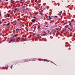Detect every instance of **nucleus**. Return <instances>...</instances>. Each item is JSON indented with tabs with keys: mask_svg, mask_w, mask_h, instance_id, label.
<instances>
[{
	"mask_svg": "<svg viewBox=\"0 0 75 75\" xmlns=\"http://www.w3.org/2000/svg\"><path fill=\"white\" fill-rule=\"evenodd\" d=\"M46 27H48V26H46Z\"/></svg>",
	"mask_w": 75,
	"mask_h": 75,
	"instance_id": "nucleus-42",
	"label": "nucleus"
},
{
	"mask_svg": "<svg viewBox=\"0 0 75 75\" xmlns=\"http://www.w3.org/2000/svg\"><path fill=\"white\" fill-rule=\"evenodd\" d=\"M2 23V22L1 21H0V24H1Z\"/></svg>",
	"mask_w": 75,
	"mask_h": 75,
	"instance_id": "nucleus-18",
	"label": "nucleus"
},
{
	"mask_svg": "<svg viewBox=\"0 0 75 75\" xmlns=\"http://www.w3.org/2000/svg\"><path fill=\"white\" fill-rule=\"evenodd\" d=\"M64 15L65 16L66 15V14H65V13H64Z\"/></svg>",
	"mask_w": 75,
	"mask_h": 75,
	"instance_id": "nucleus-27",
	"label": "nucleus"
},
{
	"mask_svg": "<svg viewBox=\"0 0 75 75\" xmlns=\"http://www.w3.org/2000/svg\"><path fill=\"white\" fill-rule=\"evenodd\" d=\"M17 37V35H15L13 36V38H14V37Z\"/></svg>",
	"mask_w": 75,
	"mask_h": 75,
	"instance_id": "nucleus-9",
	"label": "nucleus"
},
{
	"mask_svg": "<svg viewBox=\"0 0 75 75\" xmlns=\"http://www.w3.org/2000/svg\"><path fill=\"white\" fill-rule=\"evenodd\" d=\"M56 30H58V28H56Z\"/></svg>",
	"mask_w": 75,
	"mask_h": 75,
	"instance_id": "nucleus-34",
	"label": "nucleus"
},
{
	"mask_svg": "<svg viewBox=\"0 0 75 75\" xmlns=\"http://www.w3.org/2000/svg\"><path fill=\"white\" fill-rule=\"evenodd\" d=\"M39 12H40V11H39Z\"/></svg>",
	"mask_w": 75,
	"mask_h": 75,
	"instance_id": "nucleus-46",
	"label": "nucleus"
},
{
	"mask_svg": "<svg viewBox=\"0 0 75 75\" xmlns=\"http://www.w3.org/2000/svg\"><path fill=\"white\" fill-rule=\"evenodd\" d=\"M33 18H36V17H33Z\"/></svg>",
	"mask_w": 75,
	"mask_h": 75,
	"instance_id": "nucleus-24",
	"label": "nucleus"
},
{
	"mask_svg": "<svg viewBox=\"0 0 75 75\" xmlns=\"http://www.w3.org/2000/svg\"><path fill=\"white\" fill-rule=\"evenodd\" d=\"M19 39H21V40H24V38H19Z\"/></svg>",
	"mask_w": 75,
	"mask_h": 75,
	"instance_id": "nucleus-5",
	"label": "nucleus"
},
{
	"mask_svg": "<svg viewBox=\"0 0 75 75\" xmlns=\"http://www.w3.org/2000/svg\"><path fill=\"white\" fill-rule=\"evenodd\" d=\"M68 24V22H66L64 23L63 25H65V24Z\"/></svg>",
	"mask_w": 75,
	"mask_h": 75,
	"instance_id": "nucleus-6",
	"label": "nucleus"
},
{
	"mask_svg": "<svg viewBox=\"0 0 75 75\" xmlns=\"http://www.w3.org/2000/svg\"><path fill=\"white\" fill-rule=\"evenodd\" d=\"M40 14V15H42V13H39Z\"/></svg>",
	"mask_w": 75,
	"mask_h": 75,
	"instance_id": "nucleus-17",
	"label": "nucleus"
},
{
	"mask_svg": "<svg viewBox=\"0 0 75 75\" xmlns=\"http://www.w3.org/2000/svg\"><path fill=\"white\" fill-rule=\"evenodd\" d=\"M47 33H45V34H43V35L44 36V35H47Z\"/></svg>",
	"mask_w": 75,
	"mask_h": 75,
	"instance_id": "nucleus-12",
	"label": "nucleus"
},
{
	"mask_svg": "<svg viewBox=\"0 0 75 75\" xmlns=\"http://www.w3.org/2000/svg\"><path fill=\"white\" fill-rule=\"evenodd\" d=\"M38 29H40V26H38Z\"/></svg>",
	"mask_w": 75,
	"mask_h": 75,
	"instance_id": "nucleus-10",
	"label": "nucleus"
},
{
	"mask_svg": "<svg viewBox=\"0 0 75 75\" xmlns=\"http://www.w3.org/2000/svg\"><path fill=\"white\" fill-rule=\"evenodd\" d=\"M37 1V0H35V2H36Z\"/></svg>",
	"mask_w": 75,
	"mask_h": 75,
	"instance_id": "nucleus-29",
	"label": "nucleus"
},
{
	"mask_svg": "<svg viewBox=\"0 0 75 75\" xmlns=\"http://www.w3.org/2000/svg\"><path fill=\"white\" fill-rule=\"evenodd\" d=\"M27 6H28V5H27L26 6L27 7Z\"/></svg>",
	"mask_w": 75,
	"mask_h": 75,
	"instance_id": "nucleus-40",
	"label": "nucleus"
},
{
	"mask_svg": "<svg viewBox=\"0 0 75 75\" xmlns=\"http://www.w3.org/2000/svg\"><path fill=\"white\" fill-rule=\"evenodd\" d=\"M15 10V11H17V9L15 8V9H14Z\"/></svg>",
	"mask_w": 75,
	"mask_h": 75,
	"instance_id": "nucleus-20",
	"label": "nucleus"
},
{
	"mask_svg": "<svg viewBox=\"0 0 75 75\" xmlns=\"http://www.w3.org/2000/svg\"><path fill=\"white\" fill-rule=\"evenodd\" d=\"M16 11H14V13H16Z\"/></svg>",
	"mask_w": 75,
	"mask_h": 75,
	"instance_id": "nucleus-30",
	"label": "nucleus"
},
{
	"mask_svg": "<svg viewBox=\"0 0 75 75\" xmlns=\"http://www.w3.org/2000/svg\"><path fill=\"white\" fill-rule=\"evenodd\" d=\"M23 11V12L24 11Z\"/></svg>",
	"mask_w": 75,
	"mask_h": 75,
	"instance_id": "nucleus-44",
	"label": "nucleus"
},
{
	"mask_svg": "<svg viewBox=\"0 0 75 75\" xmlns=\"http://www.w3.org/2000/svg\"><path fill=\"white\" fill-rule=\"evenodd\" d=\"M11 11H8V13H9V12H10Z\"/></svg>",
	"mask_w": 75,
	"mask_h": 75,
	"instance_id": "nucleus-31",
	"label": "nucleus"
},
{
	"mask_svg": "<svg viewBox=\"0 0 75 75\" xmlns=\"http://www.w3.org/2000/svg\"><path fill=\"white\" fill-rule=\"evenodd\" d=\"M49 18L50 19V20H51V19H52V17H51L49 16Z\"/></svg>",
	"mask_w": 75,
	"mask_h": 75,
	"instance_id": "nucleus-4",
	"label": "nucleus"
},
{
	"mask_svg": "<svg viewBox=\"0 0 75 75\" xmlns=\"http://www.w3.org/2000/svg\"><path fill=\"white\" fill-rule=\"evenodd\" d=\"M6 1H8V0H6Z\"/></svg>",
	"mask_w": 75,
	"mask_h": 75,
	"instance_id": "nucleus-39",
	"label": "nucleus"
},
{
	"mask_svg": "<svg viewBox=\"0 0 75 75\" xmlns=\"http://www.w3.org/2000/svg\"><path fill=\"white\" fill-rule=\"evenodd\" d=\"M55 17L56 18H57L58 17V16H55Z\"/></svg>",
	"mask_w": 75,
	"mask_h": 75,
	"instance_id": "nucleus-21",
	"label": "nucleus"
},
{
	"mask_svg": "<svg viewBox=\"0 0 75 75\" xmlns=\"http://www.w3.org/2000/svg\"><path fill=\"white\" fill-rule=\"evenodd\" d=\"M15 2V1H12L11 2V3H12L13 4V3H14Z\"/></svg>",
	"mask_w": 75,
	"mask_h": 75,
	"instance_id": "nucleus-8",
	"label": "nucleus"
},
{
	"mask_svg": "<svg viewBox=\"0 0 75 75\" xmlns=\"http://www.w3.org/2000/svg\"><path fill=\"white\" fill-rule=\"evenodd\" d=\"M34 25H33L32 26V27H33V26H34Z\"/></svg>",
	"mask_w": 75,
	"mask_h": 75,
	"instance_id": "nucleus-35",
	"label": "nucleus"
},
{
	"mask_svg": "<svg viewBox=\"0 0 75 75\" xmlns=\"http://www.w3.org/2000/svg\"><path fill=\"white\" fill-rule=\"evenodd\" d=\"M7 16L8 17H9V15H7Z\"/></svg>",
	"mask_w": 75,
	"mask_h": 75,
	"instance_id": "nucleus-28",
	"label": "nucleus"
},
{
	"mask_svg": "<svg viewBox=\"0 0 75 75\" xmlns=\"http://www.w3.org/2000/svg\"><path fill=\"white\" fill-rule=\"evenodd\" d=\"M31 21L32 22H33V23H34L35 22V20H34V19L32 20Z\"/></svg>",
	"mask_w": 75,
	"mask_h": 75,
	"instance_id": "nucleus-7",
	"label": "nucleus"
},
{
	"mask_svg": "<svg viewBox=\"0 0 75 75\" xmlns=\"http://www.w3.org/2000/svg\"><path fill=\"white\" fill-rule=\"evenodd\" d=\"M54 33H56V31L54 30Z\"/></svg>",
	"mask_w": 75,
	"mask_h": 75,
	"instance_id": "nucleus-25",
	"label": "nucleus"
},
{
	"mask_svg": "<svg viewBox=\"0 0 75 75\" xmlns=\"http://www.w3.org/2000/svg\"><path fill=\"white\" fill-rule=\"evenodd\" d=\"M23 7H24V8H25V7H26V6H23Z\"/></svg>",
	"mask_w": 75,
	"mask_h": 75,
	"instance_id": "nucleus-15",
	"label": "nucleus"
},
{
	"mask_svg": "<svg viewBox=\"0 0 75 75\" xmlns=\"http://www.w3.org/2000/svg\"><path fill=\"white\" fill-rule=\"evenodd\" d=\"M68 30H69H69H70V28H68Z\"/></svg>",
	"mask_w": 75,
	"mask_h": 75,
	"instance_id": "nucleus-22",
	"label": "nucleus"
},
{
	"mask_svg": "<svg viewBox=\"0 0 75 75\" xmlns=\"http://www.w3.org/2000/svg\"><path fill=\"white\" fill-rule=\"evenodd\" d=\"M19 38H16V40H17L18 41H19L18 40H19Z\"/></svg>",
	"mask_w": 75,
	"mask_h": 75,
	"instance_id": "nucleus-3",
	"label": "nucleus"
},
{
	"mask_svg": "<svg viewBox=\"0 0 75 75\" xmlns=\"http://www.w3.org/2000/svg\"><path fill=\"white\" fill-rule=\"evenodd\" d=\"M41 8H42V6H41Z\"/></svg>",
	"mask_w": 75,
	"mask_h": 75,
	"instance_id": "nucleus-26",
	"label": "nucleus"
},
{
	"mask_svg": "<svg viewBox=\"0 0 75 75\" xmlns=\"http://www.w3.org/2000/svg\"><path fill=\"white\" fill-rule=\"evenodd\" d=\"M18 20H19V19H17V21H18Z\"/></svg>",
	"mask_w": 75,
	"mask_h": 75,
	"instance_id": "nucleus-37",
	"label": "nucleus"
},
{
	"mask_svg": "<svg viewBox=\"0 0 75 75\" xmlns=\"http://www.w3.org/2000/svg\"><path fill=\"white\" fill-rule=\"evenodd\" d=\"M10 41H11L12 42H16V40L14 38H12L10 39Z\"/></svg>",
	"mask_w": 75,
	"mask_h": 75,
	"instance_id": "nucleus-1",
	"label": "nucleus"
},
{
	"mask_svg": "<svg viewBox=\"0 0 75 75\" xmlns=\"http://www.w3.org/2000/svg\"><path fill=\"white\" fill-rule=\"evenodd\" d=\"M9 24V23H8L6 25V26H8V25Z\"/></svg>",
	"mask_w": 75,
	"mask_h": 75,
	"instance_id": "nucleus-14",
	"label": "nucleus"
},
{
	"mask_svg": "<svg viewBox=\"0 0 75 75\" xmlns=\"http://www.w3.org/2000/svg\"><path fill=\"white\" fill-rule=\"evenodd\" d=\"M39 10H42V8H41Z\"/></svg>",
	"mask_w": 75,
	"mask_h": 75,
	"instance_id": "nucleus-32",
	"label": "nucleus"
},
{
	"mask_svg": "<svg viewBox=\"0 0 75 75\" xmlns=\"http://www.w3.org/2000/svg\"><path fill=\"white\" fill-rule=\"evenodd\" d=\"M68 23H69V25H70V26H71V27H73L72 25H71V23H72V21H69Z\"/></svg>",
	"mask_w": 75,
	"mask_h": 75,
	"instance_id": "nucleus-2",
	"label": "nucleus"
},
{
	"mask_svg": "<svg viewBox=\"0 0 75 75\" xmlns=\"http://www.w3.org/2000/svg\"><path fill=\"white\" fill-rule=\"evenodd\" d=\"M20 1H23V0H20Z\"/></svg>",
	"mask_w": 75,
	"mask_h": 75,
	"instance_id": "nucleus-36",
	"label": "nucleus"
},
{
	"mask_svg": "<svg viewBox=\"0 0 75 75\" xmlns=\"http://www.w3.org/2000/svg\"><path fill=\"white\" fill-rule=\"evenodd\" d=\"M3 1H4V0H2Z\"/></svg>",
	"mask_w": 75,
	"mask_h": 75,
	"instance_id": "nucleus-45",
	"label": "nucleus"
},
{
	"mask_svg": "<svg viewBox=\"0 0 75 75\" xmlns=\"http://www.w3.org/2000/svg\"><path fill=\"white\" fill-rule=\"evenodd\" d=\"M1 13H0V16H1Z\"/></svg>",
	"mask_w": 75,
	"mask_h": 75,
	"instance_id": "nucleus-38",
	"label": "nucleus"
},
{
	"mask_svg": "<svg viewBox=\"0 0 75 75\" xmlns=\"http://www.w3.org/2000/svg\"><path fill=\"white\" fill-rule=\"evenodd\" d=\"M13 65H11V67H10L11 68V69H12V68H13Z\"/></svg>",
	"mask_w": 75,
	"mask_h": 75,
	"instance_id": "nucleus-13",
	"label": "nucleus"
},
{
	"mask_svg": "<svg viewBox=\"0 0 75 75\" xmlns=\"http://www.w3.org/2000/svg\"><path fill=\"white\" fill-rule=\"evenodd\" d=\"M18 10H18V9H17V12H18Z\"/></svg>",
	"mask_w": 75,
	"mask_h": 75,
	"instance_id": "nucleus-23",
	"label": "nucleus"
},
{
	"mask_svg": "<svg viewBox=\"0 0 75 75\" xmlns=\"http://www.w3.org/2000/svg\"><path fill=\"white\" fill-rule=\"evenodd\" d=\"M57 32H58V30H57Z\"/></svg>",
	"mask_w": 75,
	"mask_h": 75,
	"instance_id": "nucleus-43",
	"label": "nucleus"
},
{
	"mask_svg": "<svg viewBox=\"0 0 75 75\" xmlns=\"http://www.w3.org/2000/svg\"><path fill=\"white\" fill-rule=\"evenodd\" d=\"M60 13H62V12H60Z\"/></svg>",
	"mask_w": 75,
	"mask_h": 75,
	"instance_id": "nucleus-41",
	"label": "nucleus"
},
{
	"mask_svg": "<svg viewBox=\"0 0 75 75\" xmlns=\"http://www.w3.org/2000/svg\"><path fill=\"white\" fill-rule=\"evenodd\" d=\"M44 61H47V60L45 59H44Z\"/></svg>",
	"mask_w": 75,
	"mask_h": 75,
	"instance_id": "nucleus-16",
	"label": "nucleus"
},
{
	"mask_svg": "<svg viewBox=\"0 0 75 75\" xmlns=\"http://www.w3.org/2000/svg\"><path fill=\"white\" fill-rule=\"evenodd\" d=\"M1 35H2V34L0 33V36H1Z\"/></svg>",
	"mask_w": 75,
	"mask_h": 75,
	"instance_id": "nucleus-19",
	"label": "nucleus"
},
{
	"mask_svg": "<svg viewBox=\"0 0 75 75\" xmlns=\"http://www.w3.org/2000/svg\"><path fill=\"white\" fill-rule=\"evenodd\" d=\"M31 60H30V59H27V61H31Z\"/></svg>",
	"mask_w": 75,
	"mask_h": 75,
	"instance_id": "nucleus-11",
	"label": "nucleus"
},
{
	"mask_svg": "<svg viewBox=\"0 0 75 75\" xmlns=\"http://www.w3.org/2000/svg\"><path fill=\"white\" fill-rule=\"evenodd\" d=\"M6 15H7V16H8V13L6 14Z\"/></svg>",
	"mask_w": 75,
	"mask_h": 75,
	"instance_id": "nucleus-33",
	"label": "nucleus"
}]
</instances>
